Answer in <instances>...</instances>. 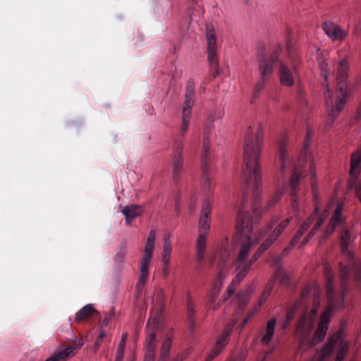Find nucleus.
<instances>
[{
    "label": "nucleus",
    "instance_id": "dca6fc26",
    "mask_svg": "<svg viewBox=\"0 0 361 361\" xmlns=\"http://www.w3.org/2000/svg\"><path fill=\"white\" fill-rule=\"evenodd\" d=\"M322 27L325 34L333 41H343L348 35V32L331 20L322 23Z\"/></svg>",
    "mask_w": 361,
    "mask_h": 361
},
{
    "label": "nucleus",
    "instance_id": "79ce46f5",
    "mask_svg": "<svg viewBox=\"0 0 361 361\" xmlns=\"http://www.w3.org/2000/svg\"><path fill=\"white\" fill-rule=\"evenodd\" d=\"M268 297L264 295L263 294L261 295L258 300V304L257 306L255 307V311H257L258 308L267 300Z\"/></svg>",
    "mask_w": 361,
    "mask_h": 361
},
{
    "label": "nucleus",
    "instance_id": "58836bf2",
    "mask_svg": "<svg viewBox=\"0 0 361 361\" xmlns=\"http://www.w3.org/2000/svg\"><path fill=\"white\" fill-rule=\"evenodd\" d=\"M125 256H126L125 252L123 250H121L116 255V257H115L116 262L118 264H121L124 260Z\"/></svg>",
    "mask_w": 361,
    "mask_h": 361
},
{
    "label": "nucleus",
    "instance_id": "f257e3e1",
    "mask_svg": "<svg viewBox=\"0 0 361 361\" xmlns=\"http://www.w3.org/2000/svg\"><path fill=\"white\" fill-rule=\"evenodd\" d=\"M291 220V216L286 218L273 231H266L260 233L257 240L255 241L251 237L254 221L243 207L240 208L238 214L237 231L233 235L231 247L226 246L224 243L220 252V258L222 261H226L231 255L235 256L233 266L236 275L228 286L226 293L223 295L222 300L216 302L217 296L228 275V269L221 268L208 295L209 300L207 304L208 310L214 311L228 300L252 270L253 264L279 238Z\"/></svg>",
    "mask_w": 361,
    "mask_h": 361
},
{
    "label": "nucleus",
    "instance_id": "72a5a7b5",
    "mask_svg": "<svg viewBox=\"0 0 361 361\" xmlns=\"http://www.w3.org/2000/svg\"><path fill=\"white\" fill-rule=\"evenodd\" d=\"M267 80L266 78H262L260 77V79L256 83L255 86V88H254V92H253V94H254V96L255 97H257L259 94V93L260 92V91L264 88V87L265 86V84H266V82H267Z\"/></svg>",
    "mask_w": 361,
    "mask_h": 361
},
{
    "label": "nucleus",
    "instance_id": "6e6552de",
    "mask_svg": "<svg viewBox=\"0 0 361 361\" xmlns=\"http://www.w3.org/2000/svg\"><path fill=\"white\" fill-rule=\"evenodd\" d=\"M343 329H339L328 340L323 349L317 353L312 361H343L348 351V343L343 338Z\"/></svg>",
    "mask_w": 361,
    "mask_h": 361
},
{
    "label": "nucleus",
    "instance_id": "f8f14e48",
    "mask_svg": "<svg viewBox=\"0 0 361 361\" xmlns=\"http://www.w3.org/2000/svg\"><path fill=\"white\" fill-rule=\"evenodd\" d=\"M194 102L195 83L193 81L190 80L188 82L186 86L185 101L183 106L182 123L180 126V133L182 136H184L188 130Z\"/></svg>",
    "mask_w": 361,
    "mask_h": 361
},
{
    "label": "nucleus",
    "instance_id": "b1692460",
    "mask_svg": "<svg viewBox=\"0 0 361 361\" xmlns=\"http://www.w3.org/2000/svg\"><path fill=\"white\" fill-rule=\"evenodd\" d=\"M207 234L199 233L196 242V258L197 261L200 264L204 258V250L207 243Z\"/></svg>",
    "mask_w": 361,
    "mask_h": 361
},
{
    "label": "nucleus",
    "instance_id": "3c124183",
    "mask_svg": "<svg viewBox=\"0 0 361 361\" xmlns=\"http://www.w3.org/2000/svg\"><path fill=\"white\" fill-rule=\"evenodd\" d=\"M127 338H128V334L127 333H123L121 336V339L122 341H124L126 342L127 341Z\"/></svg>",
    "mask_w": 361,
    "mask_h": 361
},
{
    "label": "nucleus",
    "instance_id": "a211bd4d",
    "mask_svg": "<svg viewBox=\"0 0 361 361\" xmlns=\"http://www.w3.org/2000/svg\"><path fill=\"white\" fill-rule=\"evenodd\" d=\"M279 59V54L275 51L271 55L269 59L259 58V71L262 78L267 79L271 75L275 63Z\"/></svg>",
    "mask_w": 361,
    "mask_h": 361
},
{
    "label": "nucleus",
    "instance_id": "f3484780",
    "mask_svg": "<svg viewBox=\"0 0 361 361\" xmlns=\"http://www.w3.org/2000/svg\"><path fill=\"white\" fill-rule=\"evenodd\" d=\"M84 345L83 340H79L73 346L61 350H56L52 355L45 361H66L69 357L75 355L77 351Z\"/></svg>",
    "mask_w": 361,
    "mask_h": 361
},
{
    "label": "nucleus",
    "instance_id": "2eb2a0df",
    "mask_svg": "<svg viewBox=\"0 0 361 361\" xmlns=\"http://www.w3.org/2000/svg\"><path fill=\"white\" fill-rule=\"evenodd\" d=\"M208 61L212 64L216 61L217 51L216 35L213 25L207 24L205 27Z\"/></svg>",
    "mask_w": 361,
    "mask_h": 361
},
{
    "label": "nucleus",
    "instance_id": "aec40b11",
    "mask_svg": "<svg viewBox=\"0 0 361 361\" xmlns=\"http://www.w3.org/2000/svg\"><path fill=\"white\" fill-rule=\"evenodd\" d=\"M276 324V319L275 318L270 319L266 326L261 330L259 337L262 344L267 345L271 341L275 332Z\"/></svg>",
    "mask_w": 361,
    "mask_h": 361
},
{
    "label": "nucleus",
    "instance_id": "39448f33",
    "mask_svg": "<svg viewBox=\"0 0 361 361\" xmlns=\"http://www.w3.org/2000/svg\"><path fill=\"white\" fill-rule=\"evenodd\" d=\"M349 62L347 58L342 59L336 68L337 96L334 100V94L329 88V83L325 85L324 95L329 116L334 119L343 109L347 98V78Z\"/></svg>",
    "mask_w": 361,
    "mask_h": 361
},
{
    "label": "nucleus",
    "instance_id": "5fc2aeb1",
    "mask_svg": "<svg viewBox=\"0 0 361 361\" xmlns=\"http://www.w3.org/2000/svg\"><path fill=\"white\" fill-rule=\"evenodd\" d=\"M181 360H182V357H177V358L175 360V361H181Z\"/></svg>",
    "mask_w": 361,
    "mask_h": 361
},
{
    "label": "nucleus",
    "instance_id": "864d4df0",
    "mask_svg": "<svg viewBox=\"0 0 361 361\" xmlns=\"http://www.w3.org/2000/svg\"><path fill=\"white\" fill-rule=\"evenodd\" d=\"M214 261V257H211L210 259H209V262H210L211 265L213 264Z\"/></svg>",
    "mask_w": 361,
    "mask_h": 361
},
{
    "label": "nucleus",
    "instance_id": "412c9836",
    "mask_svg": "<svg viewBox=\"0 0 361 361\" xmlns=\"http://www.w3.org/2000/svg\"><path fill=\"white\" fill-rule=\"evenodd\" d=\"M361 171V147L355 151L351 156L350 178L358 179Z\"/></svg>",
    "mask_w": 361,
    "mask_h": 361
},
{
    "label": "nucleus",
    "instance_id": "49530a36",
    "mask_svg": "<svg viewBox=\"0 0 361 361\" xmlns=\"http://www.w3.org/2000/svg\"><path fill=\"white\" fill-rule=\"evenodd\" d=\"M126 343V341L121 340L117 349L125 350Z\"/></svg>",
    "mask_w": 361,
    "mask_h": 361
},
{
    "label": "nucleus",
    "instance_id": "393cba45",
    "mask_svg": "<svg viewBox=\"0 0 361 361\" xmlns=\"http://www.w3.org/2000/svg\"><path fill=\"white\" fill-rule=\"evenodd\" d=\"M171 235L169 233H165L164 235V245H163V253H162V262L165 266H167L170 262L171 255L172 252V247L171 243Z\"/></svg>",
    "mask_w": 361,
    "mask_h": 361
},
{
    "label": "nucleus",
    "instance_id": "c756f323",
    "mask_svg": "<svg viewBox=\"0 0 361 361\" xmlns=\"http://www.w3.org/2000/svg\"><path fill=\"white\" fill-rule=\"evenodd\" d=\"M237 297L239 308L243 310L249 303L251 298V293L248 290L245 292L240 291L238 293Z\"/></svg>",
    "mask_w": 361,
    "mask_h": 361
},
{
    "label": "nucleus",
    "instance_id": "20e7f679",
    "mask_svg": "<svg viewBox=\"0 0 361 361\" xmlns=\"http://www.w3.org/2000/svg\"><path fill=\"white\" fill-rule=\"evenodd\" d=\"M324 273L326 279L327 307L321 316L319 328L312 339L311 344L312 345L324 340L329 328L332 312L339 310L343 307L344 299L347 294L346 289L341 288L338 293L334 290V274L330 265L326 264L324 266Z\"/></svg>",
    "mask_w": 361,
    "mask_h": 361
},
{
    "label": "nucleus",
    "instance_id": "4468645a",
    "mask_svg": "<svg viewBox=\"0 0 361 361\" xmlns=\"http://www.w3.org/2000/svg\"><path fill=\"white\" fill-rule=\"evenodd\" d=\"M236 322L237 319L233 320L224 328L221 335L217 339L214 347L210 351L207 361H211L225 348L229 341V334L232 331Z\"/></svg>",
    "mask_w": 361,
    "mask_h": 361
},
{
    "label": "nucleus",
    "instance_id": "8fccbe9b",
    "mask_svg": "<svg viewBox=\"0 0 361 361\" xmlns=\"http://www.w3.org/2000/svg\"><path fill=\"white\" fill-rule=\"evenodd\" d=\"M359 31H361V20H360V22L358 23L355 27V32H358Z\"/></svg>",
    "mask_w": 361,
    "mask_h": 361
},
{
    "label": "nucleus",
    "instance_id": "4d7b16f0",
    "mask_svg": "<svg viewBox=\"0 0 361 361\" xmlns=\"http://www.w3.org/2000/svg\"><path fill=\"white\" fill-rule=\"evenodd\" d=\"M188 309L190 310H192V307H190V305H188Z\"/></svg>",
    "mask_w": 361,
    "mask_h": 361
},
{
    "label": "nucleus",
    "instance_id": "423d86ee",
    "mask_svg": "<svg viewBox=\"0 0 361 361\" xmlns=\"http://www.w3.org/2000/svg\"><path fill=\"white\" fill-rule=\"evenodd\" d=\"M347 227H343L341 231V246L343 253L346 254L347 262L339 264L341 273V288L346 289V283L350 276H353L356 281H361V262L355 259L353 253L348 250V246L354 240Z\"/></svg>",
    "mask_w": 361,
    "mask_h": 361
},
{
    "label": "nucleus",
    "instance_id": "cd10ccee",
    "mask_svg": "<svg viewBox=\"0 0 361 361\" xmlns=\"http://www.w3.org/2000/svg\"><path fill=\"white\" fill-rule=\"evenodd\" d=\"M281 257L276 258L274 262L273 266L277 269L274 272V278L276 281H279L281 285L286 286L288 284L289 278L286 273L281 270L280 268Z\"/></svg>",
    "mask_w": 361,
    "mask_h": 361
},
{
    "label": "nucleus",
    "instance_id": "c03bdc74",
    "mask_svg": "<svg viewBox=\"0 0 361 361\" xmlns=\"http://www.w3.org/2000/svg\"><path fill=\"white\" fill-rule=\"evenodd\" d=\"M102 343V341L100 340V339H97L96 342H95V344H94V352H97L99 348H100L101 346V344Z\"/></svg>",
    "mask_w": 361,
    "mask_h": 361
},
{
    "label": "nucleus",
    "instance_id": "1a4fd4ad",
    "mask_svg": "<svg viewBox=\"0 0 361 361\" xmlns=\"http://www.w3.org/2000/svg\"><path fill=\"white\" fill-rule=\"evenodd\" d=\"M328 215L329 214L326 210L324 212L323 214H319V206L316 203L314 211L300 226L298 231H297V233L292 238L290 243L283 250L282 255H286L292 250L295 245L299 242L300 238L307 231L310 225L313 224L312 228L308 233L307 236L302 242L303 244L307 243L310 240V239L316 234L320 226L324 224Z\"/></svg>",
    "mask_w": 361,
    "mask_h": 361
},
{
    "label": "nucleus",
    "instance_id": "473e14b6",
    "mask_svg": "<svg viewBox=\"0 0 361 361\" xmlns=\"http://www.w3.org/2000/svg\"><path fill=\"white\" fill-rule=\"evenodd\" d=\"M348 186L350 189L355 190L356 196L361 202V180L350 178L348 180Z\"/></svg>",
    "mask_w": 361,
    "mask_h": 361
},
{
    "label": "nucleus",
    "instance_id": "7ed1b4c3",
    "mask_svg": "<svg viewBox=\"0 0 361 361\" xmlns=\"http://www.w3.org/2000/svg\"><path fill=\"white\" fill-rule=\"evenodd\" d=\"M263 137L262 130L259 126L255 134L252 127H249L246 130L243 180L247 184H253V212L256 214L260 212L259 205L262 202V191L259 190L262 176L259 160Z\"/></svg>",
    "mask_w": 361,
    "mask_h": 361
},
{
    "label": "nucleus",
    "instance_id": "6e6d98bb",
    "mask_svg": "<svg viewBox=\"0 0 361 361\" xmlns=\"http://www.w3.org/2000/svg\"><path fill=\"white\" fill-rule=\"evenodd\" d=\"M128 361H134V358L133 357H130Z\"/></svg>",
    "mask_w": 361,
    "mask_h": 361
},
{
    "label": "nucleus",
    "instance_id": "37998d69",
    "mask_svg": "<svg viewBox=\"0 0 361 361\" xmlns=\"http://www.w3.org/2000/svg\"><path fill=\"white\" fill-rule=\"evenodd\" d=\"M124 355V350L117 349L116 358L114 361H122Z\"/></svg>",
    "mask_w": 361,
    "mask_h": 361
},
{
    "label": "nucleus",
    "instance_id": "4be33fe9",
    "mask_svg": "<svg viewBox=\"0 0 361 361\" xmlns=\"http://www.w3.org/2000/svg\"><path fill=\"white\" fill-rule=\"evenodd\" d=\"M343 209V204H338L336 207L334 214L331 219L330 223L324 231L323 238L324 239H326L334 231L336 226L341 220Z\"/></svg>",
    "mask_w": 361,
    "mask_h": 361
},
{
    "label": "nucleus",
    "instance_id": "5701e85b",
    "mask_svg": "<svg viewBox=\"0 0 361 361\" xmlns=\"http://www.w3.org/2000/svg\"><path fill=\"white\" fill-rule=\"evenodd\" d=\"M122 213L125 215L127 223L130 224L142 213V208L139 205H128L122 209Z\"/></svg>",
    "mask_w": 361,
    "mask_h": 361
},
{
    "label": "nucleus",
    "instance_id": "9d476101",
    "mask_svg": "<svg viewBox=\"0 0 361 361\" xmlns=\"http://www.w3.org/2000/svg\"><path fill=\"white\" fill-rule=\"evenodd\" d=\"M313 289L314 307L310 313H305L302 316L295 330V336L301 341L302 343H305L308 339L313 329L317 312L320 305L321 290L316 287H313Z\"/></svg>",
    "mask_w": 361,
    "mask_h": 361
},
{
    "label": "nucleus",
    "instance_id": "4c0bfd02",
    "mask_svg": "<svg viewBox=\"0 0 361 361\" xmlns=\"http://www.w3.org/2000/svg\"><path fill=\"white\" fill-rule=\"evenodd\" d=\"M272 288H273V282H272V281H271L267 284V286H265L262 294H263L264 295H265L267 297H269L272 290Z\"/></svg>",
    "mask_w": 361,
    "mask_h": 361
},
{
    "label": "nucleus",
    "instance_id": "603ef678",
    "mask_svg": "<svg viewBox=\"0 0 361 361\" xmlns=\"http://www.w3.org/2000/svg\"><path fill=\"white\" fill-rule=\"evenodd\" d=\"M109 322V319L106 318L103 321V325H107Z\"/></svg>",
    "mask_w": 361,
    "mask_h": 361
},
{
    "label": "nucleus",
    "instance_id": "2f4dec72",
    "mask_svg": "<svg viewBox=\"0 0 361 361\" xmlns=\"http://www.w3.org/2000/svg\"><path fill=\"white\" fill-rule=\"evenodd\" d=\"M155 239L156 233L154 230H152L149 233L147 242L145 243L144 252L153 254Z\"/></svg>",
    "mask_w": 361,
    "mask_h": 361
},
{
    "label": "nucleus",
    "instance_id": "de8ad7c7",
    "mask_svg": "<svg viewBox=\"0 0 361 361\" xmlns=\"http://www.w3.org/2000/svg\"><path fill=\"white\" fill-rule=\"evenodd\" d=\"M357 118L360 119L361 118V105L358 108L357 111Z\"/></svg>",
    "mask_w": 361,
    "mask_h": 361
},
{
    "label": "nucleus",
    "instance_id": "bb28decb",
    "mask_svg": "<svg viewBox=\"0 0 361 361\" xmlns=\"http://www.w3.org/2000/svg\"><path fill=\"white\" fill-rule=\"evenodd\" d=\"M173 154V176L176 178L183 168L182 147L176 148Z\"/></svg>",
    "mask_w": 361,
    "mask_h": 361
},
{
    "label": "nucleus",
    "instance_id": "ddd939ff",
    "mask_svg": "<svg viewBox=\"0 0 361 361\" xmlns=\"http://www.w3.org/2000/svg\"><path fill=\"white\" fill-rule=\"evenodd\" d=\"M209 142L208 137H204L203 140V154L202 155V168L203 170L204 176L202 180V188L204 191L209 192L214 187V183L212 179L209 178L207 174L208 166L207 164L209 158Z\"/></svg>",
    "mask_w": 361,
    "mask_h": 361
},
{
    "label": "nucleus",
    "instance_id": "09e8293b",
    "mask_svg": "<svg viewBox=\"0 0 361 361\" xmlns=\"http://www.w3.org/2000/svg\"><path fill=\"white\" fill-rule=\"evenodd\" d=\"M105 336V333L103 330H102L100 332H99V337L97 339H100L102 341V338L104 337Z\"/></svg>",
    "mask_w": 361,
    "mask_h": 361
},
{
    "label": "nucleus",
    "instance_id": "c9c22d12",
    "mask_svg": "<svg viewBox=\"0 0 361 361\" xmlns=\"http://www.w3.org/2000/svg\"><path fill=\"white\" fill-rule=\"evenodd\" d=\"M149 274L140 273L137 283L136 285L137 289L142 288L147 282Z\"/></svg>",
    "mask_w": 361,
    "mask_h": 361
},
{
    "label": "nucleus",
    "instance_id": "6ab92c4d",
    "mask_svg": "<svg viewBox=\"0 0 361 361\" xmlns=\"http://www.w3.org/2000/svg\"><path fill=\"white\" fill-rule=\"evenodd\" d=\"M211 212V204L208 200H204L202 203V213L199 222V233L207 234L210 228V220L209 214Z\"/></svg>",
    "mask_w": 361,
    "mask_h": 361
},
{
    "label": "nucleus",
    "instance_id": "c85d7f7f",
    "mask_svg": "<svg viewBox=\"0 0 361 361\" xmlns=\"http://www.w3.org/2000/svg\"><path fill=\"white\" fill-rule=\"evenodd\" d=\"M283 190L284 188H282L278 189L275 192L274 195L268 201L267 206L263 209V212H267L269 209L274 207L279 202L283 195Z\"/></svg>",
    "mask_w": 361,
    "mask_h": 361
},
{
    "label": "nucleus",
    "instance_id": "f704fd0d",
    "mask_svg": "<svg viewBox=\"0 0 361 361\" xmlns=\"http://www.w3.org/2000/svg\"><path fill=\"white\" fill-rule=\"evenodd\" d=\"M321 72L326 80H328V75L329 74V65L326 61H320L319 62Z\"/></svg>",
    "mask_w": 361,
    "mask_h": 361
},
{
    "label": "nucleus",
    "instance_id": "f03ea898",
    "mask_svg": "<svg viewBox=\"0 0 361 361\" xmlns=\"http://www.w3.org/2000/svg\"><path fill=\"white\" fill-rule=\"evenodd\" d=\"M311 142V133L307 130L305 139L304 140V149L300 154L297 161L293 160V153L292 149L288 147V140L283 138L279 141V182H283L285 176L290 169H292L293 173L290 180V195L292 197L291 207L295 215L299 214V202L296 196L298 190L300 180L303 179L306 173V166L309 165L310 176L312 192L315 196V180H316V169L315 162L312 152L308 148Z\"/></svg>",
    "mask_w": 361,
    "mask_h": 361
},
{
    "label": "nucleus",
    "instance_id": "0eeeda50",
    "mask_svg": "<svg viewBox=\"0 0 361 361\" xmlns=\"http://www.w3.org/2000/svg\"><path fill=\"white\" fill-rule=\"evenodd\" d=\"M157 319L156 318H153L152 316L149 319L147 327H146V338H145V355L144 358V361H154L155 356V350H156V328L157 326ZM173 334L171 332L168 333L165 336V340L164 341L161 352L160 357L158 361H165L166 359L169 357L171 347L173 341ZM182 357V360L185 357L182 355H177L173 361L177 357Z\"/></svg>",
    "mask_w": 361,
    "mask_h": 361
},
{
    "label": "nucleus",
    "instance_id": "a19ab883",
    "mask_svg": "<svg viewBox=\"0 0 361 361\" xmlns=\"http://www.w3.org/2000/svg\"><path fill=\"white\" fill-rule=\"evenodd\" d=\"M312 291V288L311 287H307L302 292V294H301V299H300V305H301L302 303V300L305 298H306L310 293V292Z\"/></svg>",
    "mask_w": 361,
    "mask_h": 361
},
{
    "label": "nucleus",
    "instance_id": "a878e982",
    "mask_svg": "<svg viewBox=\"0 0 361 361\" xmlns=\"http://www.w3.org/2000/svg\"><path fill=\"white\" fill-rule=\"evenodd\" d=\"M96 312L95 309L92 304H87L82 307L75 314V321L81 322L89 319Z\"/></svg>",
    "mask_w": 361,
    "mask_h": 361
},
{
    "label": "nucleus",
    "instance_id": "7c9ffc66",
    "mask_svg": "<svg viewBox=\"0 0 361 361\" xmlns=\"http://www.w3.org/2000/svg\"><path fill=\"white\" fill-rule=\"evenodd\" d=\"M153 254L143 253L141 259L140 271L142 274H149V267Z\"/></svg>",
    "mask_w": 361,
    "mask_h": 361
},
{
    "label": "nucleus",
    "instance_id": "9b49d317",
    "mask_svg": "<svg viewBox=\"0 0 361 361\" xmlns=\"http://www.w3.org/2000/svg\"><path fill=\"white\" fill-rule=\"evenodd\" d=\"M287 49L289 57L286 61H280L279 77L281 85L290 87L294 85L295 78L298 75L300 58L292 51L289 42L287 43Z\"/></svg>",
    "mask_w": 361,
    "mask_h": 361
},
{
    "label": "nucleus",
    "instance_id": "a18cd8bd",
    "mask_svg": "<svg viewBox=\"0 0 361 361\" xmlns=\"http://www.w3.org/2000/svg\"><path fill=\"white\" fill-rule=\"evenodd\" d=\"M255 312H251L249 315V317L246 319H245L242 323H241V328H243L244 326L246 324V323L247 322V321L249 320L250 318L252 317L253 315H254Z\"/></svg>",
    "mask_w": 361,
    "mask_h": 361
},
{
    "label": "nucleus",
    "instance_id": "e433bc0d",
    "mask_svg": "<svg viewBox=\"0 0 361 361\" xmlns=\"http://www.w3.org/2000/svg\"><path fill=\"white\" fill-rule=\"evenodd\" d=\"M296 311V307H294L293 310H290L286 315V321L283 324V328H286L290 321L293 319L295 312Z\"/></svg>",
    "mask_w": 361,
    "mask_h": 361
},
{
    "label": "nucleus",
    "instance_id": "ea45409f",
    "mask_svg": "<svg viewBox=\"0 0 361 361\" xmlns=\"http://www.w3.org/2000/svg\"><path fill=\"white\" fill-rule=\"evenodd\" d=\"M314 49L316 51V56H317V59H318L319 62L320 61H324L322 59L324 56L325 51L321 50V49L319 47H314Z\"/></svg>",
    "mask_w": 361,
    "mask_h": 361
}]
</instances>
